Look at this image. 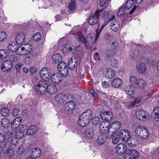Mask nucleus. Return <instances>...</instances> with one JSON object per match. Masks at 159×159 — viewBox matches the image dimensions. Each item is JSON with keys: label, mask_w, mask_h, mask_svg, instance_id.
I'll return each mask as SVG.
<instances>
[{"label": "nucleus", "mask_w": 159, "mask_h": 159, "mask_svg": "<svg viewBox=\"0 0 159 159\" xmlns=\"http://www.w3.org/2000/svg\"><path fill=\"white\" fill-rule=\"evenodd\" d=\"M92 111L90 110H88L84 112L79 116L78 123L82 127H84L88 125L92 117Z\"/></svg>", "instance_id": "1"}, {"label": "nucleus", "mask_w": 159, "mask_h": 159, "mask_svg": "<svg viewBox=\"0 0 159 159\" xmlns=\"http://www.w3.org/2000/svg\"><path fill=\"white\" fill-rule=\"evenodd\" d=\"M35 81L36 84L35 87L37 93L40 94H44L46 91L48 87V83L44 80L39 81L38 78L35 77L33 80V81Z\"/></svg>", "instance_id": "2"}, {"label": "nucleus", "mask_w": 159, "mask_h": 159, "mask_svg": "<svg viewBox=\"0 0 159 159\" xmlns=\"http://www.w3.org/2000/svg\"><path fill=\"white\" fill-rule=\"evenodd\" d=\"M102 11V10L97 9L94 14L90 15L89 20V23L91 25H93L97 23L99 20V17Z\"/></svg>", "instance_id": "3"}, {"label": "nucleus", "mask_w": 159, "mask_h": 159, "mask_svg": "<svg viewBox=\"0 0 159 159\" xmlns=\"http://www.w3.org/2000/svg\"><path fill=\"white\" fill-rule=\"evenodd\" d=\"M71 96L68 94L58 93L55 97V101L59 103H62L69 99Z\"/></svg>", "instance_id": "4"}, {"label": "nucleus", "mask_w": 159, "mask_h": 159, "mask_svg": "<svg viewBox=\"0 0 159 159\" xmlns=\"http://www.w3.org/2000/svg\"><path fill=\"white\" fill-rule=\"evenodd\" d=\"M125 154L126 156H124L125 159H137L139 155L138 152L133 149H127Z\"/></svg>", "instance_id": "5"}, {"label": "nucleus", "mask_w": 159, "mask_h": 159, "mask_svg": "<svg viewBox=\"0 0 159 159\" xmlns=\"http://www.w3.org/2000/svg\"><path fill=\"white\" fill-rule=\"evenodd\" d=\"M110 123L108 121H102L99 127V132L101 134L106 135L107 131L110 128Z\"/></svg>", "instance_id": "6"}, {"label": "nucleus", "mask_w": 159, "mask_h": 159, "mask_svg": "<svg viewBox=\"0 0 159 159\" xmlns=\"http://www.w3.org/2000/svg\"><path fill=\"white\" fill-rule=\"evenodd\" d=\"M120 140L122 141H127L130 137V133L125 129H123L117 133Z\"/></svg>", "instance_id": "7"}, {"label": "nucleus", "mask_w": 159, "mask_h": 159, "mask_svg": "<svg viewBox=\"0 0 159 159\" xmlns=\"http://www.w3.org/2000/svg\"><path fill=\"white\" fill-rule=\"evenodd\" d=\"M116 152L118 155H122L124 154L123 157L126 156L125 152L127 151L125 145L123 143H121L117 145L116 148Z\"/></svg>", "instance_id": "8"}, {"label": "nucleus", "mask_w": 159, "mask_h": 159, "mask_svg": "<svg viewBox=\"0 0 159 159\" xmlns=\"http://www.w3.org/2000/svg\"><path fill=\"white\" fill-rule=\"evenodd\" d=\"M59 89V86L58 84H52L48 83L47 92L48 94H54L58 92Z\"/></svg>", "instance_id": "9"}, {"label": "nucleus", "mask_w": 159, "mask_h": 159, "mask_svg": "<svg viewBox=\"0 0 159 159\" xmlns=\"http://www.w3.org/2000/svg\"><path fill=\"white\" fill-rule=\"evenodd\" d=\"M39 74L41 79L46 81L48 80L51 77L50 73L48 72V68H42L39 72Z\"/></svg>", "instance_id": "10"}, {"label": "nucleus", "mask_w": 159, "mask_h": 159, "mask_svg": "<svg viewBox=\"0 0 159 159\" xmlns=\"http://www.w3.org/2000/svg\"><path fill=\"white\" fill-rule=\"evenodd\" d=\"M12 66L11 61L10 60H7L3 62L1 66V68L3 71L6 72L10 70Z\"/></svg>", "instance_id": "11"}, {"label": "nucleus", "mask_w": 159, "mask_h": 159, "mask_svg": "<svg viewBox=\"0 0 159 159\" xmlns=\"http://www.w3.org/2000/svg\"><path fill=\"white\" fill-rule=\"evenodd\" d=\"M77 39L79 42L83 43L84 45L87 46V42L89 41V38H91L90 35H89L86 38L84 35L80 32H78L77 34Z\"/></svg>", "instance_id": "12"}, {"label": "nucleus", "mask_w": 159, "mask_h": 159, "mask_svg": "<svg viewBox=\"0 0 159 159\" xmlns=\"http://www.w3.org/2000/svg\"><path fill=\"white\" fill-rule=\"evenodd\" d=\"M22 118L20 117H17L14 119L11 123V127L13 130L16 131V129L21 123Z\"/></svg>", "instance_id": "13"}, {"label": "nucleus", "mask_w": 159, "mask_h": 159, "mask_svg": "<svg viewBox=\"0 0 159 159\" xmlns=\"http://www.w3.org/2000/svg\"><path fill=\"white\" fill-rule=\"evenodd\" d=\"M149 136L148 131L144 126H140V138L146 139Z\"/></svg>", "instance_id": "14"}, {"label": "nucleus", "mask_w": 159, "mask_h": 159, "mask_svg": "<svg viewBox=\"0 0 159 159\" xmlns=\"http://www.w3.org/2000/svg\"><path fill=\"white\" fill-rule=\"evenodd\" d=\"M78 59L76 57H73V58H70L68 62V66L70 69H74L78 65Z\"/></svg>", "instance_id": "15"}, {"label": "nucleus", "mask_w": 159, "mask_h": 159, "mask_svg": "<svg viewBox=\"0 0 159 159\" xmlns=\"http://www.w3.org/2000/svg\"><path fill=\"white\" fill-rule=\"evenodd\" d=\"M120 123L118 121H116L110 124V131L116 133L120 127Z\"/></svg>", "instance_id": "16"}, {"label": "nucleus", "mask_w": 159, "mask_h": 159, "mask_svg": "<svg viewBox=\"0 0 159 159\" xmlns=\"http://www.w3.org/2000/svg\"><path fill=\"white\" fill-rule=\"evenodd\" d=\"M122 83V80L120 78L116 77L112 80L111 84L114 88H118L121 85Z\"/></svg>", "instance_id": "17"}, {"label": "nucleus", "mask_w": 159, "mask_h": 159, "mask_svg": "<svg viewBox=\"0 0 159 159\" xmlns=\"http://www.w3.org/2000/svg\"><path fill=\"white\" fill-rule=\"evenodd\" d=\"M107 42L111 45L112 48L115 50L118 48V44L117 41L113 40L111 36H108L107 38Z\"/></svg>", "instance_id": "18"}, {"label": "nucleus", "mask_w": 159, "mask_h": 159, "mask_svg": "<svg viewBox=\"0 0 159 159\" xmlns=\"http://www.w3.org/2000/svg\"><path fill=\"white\" fill-rule=\"evenodd\" d=\"M101 118L103 120L110 121L113 117V114L110 111H105L101 114Z\"/></svg>", "instance_id": "19"}, {"label": "nucleus", "mask_w": 159, "mask_h": 159, "mask_svg": "<svg viewBox=\"0 0 159 159\" xmlns=\"http://www.w3.org/2000/svg\"><path fill=\"white\" fill-rule=\"evenodd\" d=\"M25 35L22 32L19 33L16 37V41L18 44H22L25 40Z\"/></svg>", "instance_id": "20"}, {"label": "nucleus", "mask_w": 159, "mask_h": 159, "mask_svg": "<svg viewBox=\"0 0 159 159\" xmlns=\"http://www.w3.org/2000/svg\"><path fill=\"white\" fill-rule=\"evenodd\" d=\"M111 29L114 32H116L120 27V23L117 20H113L111 24Z\"/></svg>", "instance_id": "21"}, {"label": "nucleus", "mask_w": 159, "mask_h": 159, "mask_svg": "<svg viewBox=\"0 0 159 159\" xmlns=\"http://www.w3.org/2000/svg\"><path fill=\"white\" fill-rule=\"evenodd\" d=\"M76 106L75 103L73 101H70L67 102L64 105V109L68 111L73 110Z\"/></svg>", "instance_id": "22"}, {"label": "nucleus", "mask_w": 159, "mask_h": 159, "mask_svg": "<svg viewBox=\"0 0 159 159\" xmlns=\"http://www.w3.org/2000/svg\"><path fill=\"white\" fill-rule=\"evenodd\" d=\"M41 154V151L39 148L33 149L30 153V154L33 158H36L39 157Z\"/></svg>", "instance_id": "23"}, {"label": "nucleus", "mask_w": 159, "mask_h": 159, "mask_svg": "<svg viewBox=\"0 0 159 159\" xmlns=\"http://www.w3.org/2000/svg\"><path fill=\"white\" fill-rule=\"evenodd\" d=\"M6 152L8 158H11L14 155L15 152L14 149L12 148L11 146L9 147V145H7V147L6 148Z\"/></svg>", "instance_id": "24"}, {"label": "nucleus", "mask_w": 159, "mask_h": 159, "mask_svg": "<svg viewBox=\"0 0 159 159\" xmlns=\"http://www.w3.org/2000/svg\"><path fill=\"white\" fill-rule=\"evenodd\" d=\"M102 16L103 18L104 19L105 22H107V23L109 22L115 17V16L114 15H113L111 17H110V16H109L108 12L107 11H104L103 12Z\"/></svg>", "instance_id": "25"}, {"label": "nucleus", "mask_w": 159, "mask_h": 159, "mask_svg": "<svg viewBox=\"0 0 159 159\" xmlns=\"http://www.w3.org/2000/svg\"><path fill=\"white\" fill-rule=\"evenodd\" d=\"M94 129L92 128L87 129L85 132L86 137L88 139H91L94 136Z\"/></svg>", "instance_id": "26"}, {"label": "nucleus", "mask_w": 159, "mask_h": 159, "mask_svg": "<svg viewBox=\"0 0 159 159\" xmlns=\"http://www.w3.org/2000/svg\"><path fill=\"white\" fill-rule=\"evenodd\" d=\"M37 130V128L36 125H31L28 128L26 131L28 135H31L34 134Z\"/></svg>", "instance_id": "27"}, {"label": "nucleus", "mask_w": 159, "mask_h": 159, "mask_svg": "<svg viewBox=\"0 0 159 159\" xmlns=\"http://www.w3.org/2000/svg\"><path fill=\"white\" fill-rule=\"evenodd\" d=\"M52 81L54 83H59L61 81L62 79L60 75L57 74H53L51 77Z\"/></svg>", "instance_id": "28"}, {"label": "nucleus", "mask_w": 159, "mask_h": 159, "mask_svg": "<svg viewBox=\"0 0 159 159\" xmlns=\"http://www.w3.org/2000/svg\"><path fill=\"white\" fill-rule=\"evenodd\" d=\"M125 90L127 95L130 97H132L134 94V88L131 85L126 86L125 89Z\"/></svg>", "instance_id": "29"}, {"label": "nucleus", "mask_w": 159, "mask_h": 159, "mask_svg": "<svg viewBox=\"0 0 159 159\" xmlns=\"http://www.w3.org/2000/svg\"><path fill=\"white\" fill-rule=\"evenodd\" d=\"M97 32H98V31H97ZM97 34H96L95 35V38L92 35V34H89V35H90L91 36V38H89L90 39H89V41L87 42V44H92L94 43V42L96 41L97 39L98 38L99 36V32H97Z\"/></svg>", "instance_id": "30"}, {"label": "nucleus", "mask_w": 159, "mask_h": 159, "mask_svg": "<svg viewBox=\"0 0 159 159\" xmlns=\"http://www.w3.org/2000/svg\"><path fill=\"white\" fill-rule=\"evenodd\" d=\"M106 76L108 79H111L115 75V73L113 70L111 69H108L106 70Z\"/></svg>", "instance_id": "31"}, {"label": "nucleus", "mask_w": 159, "mask_h": 159, "mask_svg": "<svg viewBox=\"0 0 159 159\" xmlns=\"http://www.w3.org/2000/svg\"><path fill=\"white\" fill-rule=\"evenodd\" d=\"M73 46L70 44H64L62 47L63 51L70 53L72 52Z\"/></svg>", "instance_id": "32"}, {"label": "nucleus", "mask_w": 159, "mask_h": 159, "mask_svg": "<svg viewBox=\"0 0 159 159\" xmlns=\"http://www.w3.org/2000/svg\"><path fill=\"white\" fill-rule=\"evenodd\" d=\"M106 135L101 134L99 135L97 139L98 143L100 145L103 144L106 141Z\"/></svg>", "instance_id": "33"}, {"label": "nucleus", "mask_w": 159, "mask_h": 159, "mask_svg": "<svg viewBox=\"0 0 159 159\" xmlns=\"http://www.w3.org/2000/svg\"><path fill=\"white\" fill-rule=\"evenodd\" d=\"M10 121L9 120L5 117L2 119L1 121V124L2 127L4 128H7L10 125Z\"/></svg>", "instance_id": "34"}, {"label": "nucleus", "mask_w": 159, "mask_h": 159, "mask_svg": "<svg viewBox=\"0 0 159 159\" xmlns=\"http://www.w3.org/2000/svg\"><path fill=\"white\" fill-rule=\"evenodd\" d=\"M18 45L15 43H12L8 45V48L9 50L11 52L16 51L18 48Z\"/></svg>", "instance_id": "35"}, {"label": "nucleus", "mask_w": 159, "mask_h": 159, "mask_svg": "<svg viewBox=\"0 0 159 159\" xmlns=\"http://www.w3.org/2000/svg\"><path fill=\"white\" fill-rule=\"evenodd\" d=\"M16 53L17 54L19 55H26L24 45H22L19 47L18 46Z\"/></svg>", "instance_id": "36"}, {"label": "nucleus", "mask_w": 159, "mask_h": 159, "mask_svg": "<svg viewBox=\"0 0 159 159\" xmlns=\"http://www.w3.org/2000/svg\"><path fill=\"white\" fill-rule=\"evenodd\" d=\"M130 82L134 86H139V80L135 76H133L130 78Z\"/></svg>", "instance_id": "37"}, {"label": "nucleus", "mask_w": 159, "mask_h": 159, "mask_svg": "<svg viewBox=\"0 0 159 159\" xmlns=\"http://www.w3.org/2000/svg\"><path fill=\"white\" fill-rule=\"evenodd\" d=\"M62 56L60 54H54L52 55V59L53 61L55 63L57 62H60L61 60Z\"/></svg>", "instance_id": "38"}, {"label": "nucleus", "mask_w": 159, "mask_h": 159, "mask_svg": "<svg viewBox=\"0 0 159 159\" xmlns=\"http://www.w3.org/2000/svg\"><path fill=\"white\" fill-rule=\"evenodd\" d=\"M140 120L145 121L147 119L148 113L143 110H140Z\"/></svg>", "instance_id": "39"}, {"label": "nucleus", "mask_w": 159, "mask_h": 159, "mask_svg": "<svg viewBox=\"0 0 159 159\" xmlns=\"http://www.w3.org/2000/svg\"><path fill=\"white\" fill-rule=\"evenodd\" d=\"M57 68L58 71L60 70H62V69L68 68L66 64L64 61H61L59 62V64L57 65Z\"/></svg>", "instance_id": "40"}, {"label": "nucleus", "mask_w": 159, "mask_h": 159, "mask_svg": "<svg viewBox=\"0 0 159 159\" xmlns=\"http://www.w3.org/2000/svg\"><path fill=\"white\" fill-rule=\"evenodd\" d=\"M128 145L131 147H136L139 144L138 141L135 139L131 140V141L128 140Z\"/></svg>", "instance_id": "41"}, {"label": "nucleus", "mask_w": 159, "mask_h": 159, "mask_svg": "<svg viewBox=\"0 0 159 159\" xmlns=\"http://www.w3.org/2000/svg\"><path fill=\"white\" fill-rule=\"evenodd\" d=\"M16 131L15 136L17 139L21 138L24 136V133L22 130L17 129V130Z\"/></svg>", "instance_id": "42"}, {"label": "nucleus", "mask_w": 159, "mask_h": 159, "mask_svg": "<svg viewBox=\"0 0 159 159\" xmlns=\"http://www.w3.org/2000/svg\"><path fill=\"white\" fill-rule=\"evenodd\" d=\"M140 83H141V85H140V88H141V91L146 92L148 89L147 87L146 86V83L143 80L140 79Z\"/></svg>", "instance_id": "43"}, {"label": "nucleus", "mask_w": 159, "mask_h": 159, "mask_svg": "<svg viewBox=\"0 0 159 159\" xmlns=\"http://www.w3.org/2000/svg\"><path fill=\"white\" fill-rule=\"evenodd\" d=\"M100 122L101 119L98 116H94L92 119V122L93 125L96 126L98 125Z\"/></svg>", "instance_id": "44"}, {"label": "nucleus", "mask_w": 159, "mask_h": 159, "mask_svg": "<svg viewBox=\"0 0 159 159\" xmlns=\"http://www.w3.org/2000/svg\"><path fill=\"white\" fill-rule=\"evenodd\" d=\"M147 72L146 65L145 64L140 65V74H145Z\"/></svg>", "instance_id": "45"}, {"label": "nucleus", "mask_w": 159, "mask_h": 159, "mask_svg": "<svg viewBox=\"0 0 159 159\" xmlns=\"http://www.w3.org/2000/svg\"><path fill=\"white\" fill-rule=\"evenodd\" d=\"M60 71H58L60 75L62 77H65L67 76L68 74V69H62Z\"/></svg>", "instance_id": "46"}, {"label": "nucleus", "mask_w": 159, "mask_h": 159, "mask_svg": "<svg viewBox=\"0 0 159 159\" xmlns=\"http://www.w3.org/2000/svg\"><path fill=\"white\" fill-rule=\"evenodd\" d=\"M159 108L158 107H156L154 108L153 113H152L151 117L152 118H154L155 117H159V111H158Z\"/></svg>", "instance_id": "47"}, {"label": "nucleus", "mask_w": 159, "mask_h": 159, "mask_svg": "<svg viewBox=\"0 0 159 159\" xmlns=\"http://www.w3.org/2000/svg\"><path fill=\"white\" fill-rule=\"evenodd\" d=\"M134 0H128L125 5V8L126 9H129L133 6Z\"/></svg>", "instance_id": "48"}, {"label": "nucleus", "mask_w": 159, "mask_h": 159, "mask_svg": "<svg viewBox=\"0 0 159 159\" xmlns=\"http://www.w3.org/2000/svg\"><path fill=\"white\" fill-rule=\"evenodd\" d=\"M0 113L2 116H6L9 113L10 111L7 107H4L1 109Z\"/></svg>", "instance_id": "49"}, {"label": "nucleus", "mask_w": 159, "mask_h": 159, "mask_svg": "<svg viewBox=\"0 0 159 159\" xmlns=\"http://www.w3.org/2000/svg\"><path fill=\"white\" fill-rule=\"evenodd\" d=\"M41 34L39 32H38L33 36L32 39L33 40L35 41H38L41 39Z\"/></svg>", "instance_id": "50"}, {"label": "nucleus", "mask_w": 159, "mask_h": 159, "mask_svg": "<svg viewBox=\"0 0 159 159\" xmlns=\"http://www.w3.org/2000/svg\"><path fill=\"white\" fill-rule=\"evenodd\" d=\"M24 46L26 54H29L31 52L32 49V45L30 44H28L24 45Z\"/></svg>", "instance_id": "51"}, {"label": "nucleus", "mask_w": 159, "mask_h": 159, "mask_svg": "<svg viewBox=\"0 0 159 159\" xmlns=\"http://www.w3.org/2000/svg\"><path fill=\"white\" fill-rule=\"evenodd\" d=\"M7 36L5 32L3 31L0 32V41H3L7 38Z\"/></svg>", "instance_id": "52"}, {"label": "nucleus", "mask_w": 159, "mask_h": 159, "mask_svg": "<svg viewBox=\"0 0 159 159\" xmlns=\"http://www.w3.org/2000/svg\"><path fill=\"white\" fill-rule=\"evenodd\" d=\"M120 140L117 134L114 136L112 139V142L114 144H117Z\"/></svg>", "instance_id": "53"}, {"label": "nucleus", "mask_w": 159, "mask_h": 159, "mask_svg": "<svg viewBox=\"0 0 159 159\" xmlns=\"http://www.w3.org/2000/svg\"><path fill=\"white\" fill-rule=\"evenodd\" d=\"M110 2V0H100V5L101 7H103L104 5H105V7H107Z\"/></svg>", "instance_id": "54"}, {"label": "nucleus", "mask_w": 159, "mask_h": 159, "mask_svg": "<svg viewBox=\"0 0 159 159\" xmlns=\"http://www.w3.org/2000/svg\"><path fill=\"white\" fill-rule=\"evenodd\" d=\"M114 50L113 49H109L107 50L106 52V55L107 56L109 57H111L114 55Z\"/></svg>", "instance_id": "55"}, {"label": "nucleus", "mask_w": 159, "mask_h": 159, "mask_svg": "<svg viewBox=\"0 0 159 159\" xmlns=\"http://www.w3.org/2000/svg\"><path fill=\"white\" fill-rule=\"evenodd\" d=\"M7 55V53L5 50H0V59L6 57Z\"/></svg>", "instance_id": "56"}, {"label": "nucleus", "mask_w": 159, "mask_h": 159, "mask_svg": "<svg viewBox=\"0 0 159 159\" xmlns=\"http://www.w3.org/2000/svg\"><path fill=\"white\" fill-rule=\"evenodd\" d=\"M76 3L74 1H72L69 4L68 7L70 10L72 11L75 8Z\"/></svg>", "instance_id": "57"}, {"label": "nucleus", "mask_w": 159, "mask_h": 159, "mask_svg": "<svg viewBox=\"0 0 159 159\" xmlns=\"http://www.w3.org/2000/svg\"><path fill=\"white\" fill-rule=\"evenodd\" d=\"M125 12V8L124 7H121L120 8L117 13V15L119 16H121L124 15Z\"/></svg>", "instance_id": "58"}, {"label": "nucleus", "mask_w": 159, "mask_h": 159, "mask_svg": "<svg viewBox=\"0 0 159 159\" xmlns=\"http://www.w3.org/2000/svg\"><path fill=\"white\" fill-rule=\"evenodd\" d=\"M148 61L147 57L144 56H142L140 59V65H142V64L146 65V64Z\"/></svg>", "instance_id": "59"}, {"label": "nucleus", "mask_w": 159, "mask_h": 159, "mask_svg": "<svg viewBox=\"0 0 159 159\" xmlns=\"http://www.w3.org/2000/svg\"><path fill=\"white\" fill-rule=\"evenodd\" d=\"M12 133L11 131L6 130L4 132V135L7 138H9L11 137Z\"/></svg>", "instance_id": "60"}, {"label": "nucleus", "mask_w": 159, "mask_h": 159, "mask_svg": "<svg viewBox=\"0 0 159 159\" xmlns=\"http://www.w3.org/2000/svg\"><path fill=\"white\" fill-rule=\"evenodd\" d=\"M110 128H109V129L107 131V135H106L108 139H110L111 138L113 135L115 134V132H111L110 131Z\"/></svg>", "instance_id": "61"}, {"label": "nucleus", "mask_w": 159, "mask_h": 159, "mask_svg": "<svg viewBox=\"0 0 159 159\" xmlns=\"http://www.w3.org/2000/svg\"><path fill=\"white\" fill-rule=\"evenodd\" d=\"M94 59L96 61H100L101 59L100 56L98 52H96L93 56Z\"/></svg>", "instance_id": "62"}, {"label": "nucleus", "mask_w": 159, "mask_h": 159, "mask_svg": "<svg viewBox=\"0 0 159 159\" xmlns=\"http://www.w3.org/2000/svg\"><path fill=\"white\" fill-rule=\"evenodd\" d=\"M31 58L29 56H26L25 59V62L26 64H30L31 62Z\"/></svg>", "instance_id": "63"}, {"label": "nucleus", "mask_w": 159, "mask_h": 159, "mask_svg": "<svg viewBox=\"0 0 159 159\" xmlns=\"http://www.w3.org/2000/svg\"><path fill=\"white\" fill-rule=\"evenodd\" d=\"M153 119H154V123L155 125L158 127H159V117H155Z\"/></svg>", "instance_id": "64"}]
</instances>
